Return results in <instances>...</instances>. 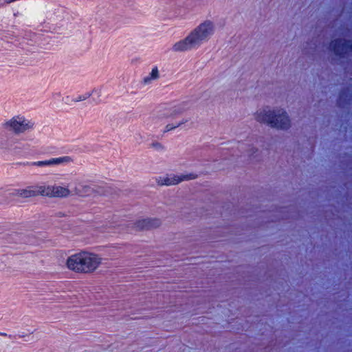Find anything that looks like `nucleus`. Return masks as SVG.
<instances>
[{
    "instance_id": "20e7f679",
    "label": "nucleus",
    "mask_w": 352,
    "mask_h": 352,
    "mask_svg": "<svg viewBox=\"0 0 352 352\" xmlns=\"http://www.w3.org/2000/svg\"><path fill=\"white\" fill-rule=\"evenodd\" d=\"M34 122L21 115H17L6 121L4 127L14 133H23L34 128Z\"/></svg>"
},
{
    "instance_id": "423d86ee",
    "label": "nucleus",
    "mask_w": 352,
    "mask_h": 352,
    "mask_svg": "<svg viewBox=\"0 0 352 352\" xmlns=\"http://www.w3.org/2000/svg\"><path fill=\"white\" fill-rule=\"evenodd\" d=\"M197 177V175L195 173L168 174L164 176L157 177L155 181L157 184L160 186H173L184 181L195 179Z\"/></svg>"
},
{
    "instance_id": "39448f33",
    "label": "nucleus",
    "mask_w": 352,
    "mask_h": 352,
    "mask_svg": "<svg viewBox=\"0 0 352 352\" xmlns=\"http://www.w3.org/2000/svg\"><path fill=\"white\" fill-rule=\"evenodd\" d=\"M43 196L53 198H65L72 195V190L67 185H42Z\"/></svg>"
},
{
    "instance_id": "4468645a",
    "label": "nucleus",
    "mask_w": 352,
    "mask_h": 352,
    "mask_svg": "<svg viewBox=\"0 0 352 352\" xmlns=\"http://www.w3.org/2000/svg\"><path fill=\"white\" fill-rule=\"evenodd\" d=\"M152 147L157 151H162L164 149V146L159 142L152 144Z\"/></svg>"
},
{
    "instance_id": "6e6552de",
    "label": "nucleus",
    "mask_w": 352,
    "mask_h": 352,
    "mask_svg": "<svg viewBox=\"0 0 352 352\" xmlns=\"http://www.w3.org/2000/svg\"><path fill=\"white\" fill-rule=\"evenodd\" d=\"M13 194L21 198H30L38 195L43 196L42 185L30 186L25 188L16 189Z\"/></svg>"
},
{
    "instance_id": "2eb2a0df",
    "label": "nucleus",
    "mask_w": 352,
    "mask_h": 352,
    "mask_svg": "<svg viewBox=\"0 0 352 352\" xmlns=\"http://www.w3.org/2000/svg\"><path fill=\"white\" fill-rule=\"evenodd\" d=\"M180 113V109L177 107H174L172 110L171 116H175Z\"/></svg>"
},
{
    "instance_id": "7ed1b4c3",
    "label": "nucleus",
    "mask_w": 352,
    "mask_h": 352,
    "mask_svg": "<svg viewBox=\"0 0 352 352\" xmlns=\"http://www.w3.org/2000/svg\"><path fill=\"white\" fill-rule=\"evenodd\" d=\"M103 258L98 254L80 251L69 256L66 261L67 267L77 273H94L102 264Z\"/></svg>"
},
{
    "instance_id": "9b49d317",
    "label": "nucleus",
    "mask_w": 352,
    "mask_h": 352,
    "mask_svg": "<svg viewBox=\"0 0 352 352\" xmlns=\"http://www.w3.org/2000/svg\"><path fill=\"white\" fill-rule=\"evenodd\" d=\"M72 195H76L81 197L89 195L92 193V188L88 185L82 183H75V186L72 189Z\"/></svg>"
},
{
    "instance_id": "0eeeda50",
    "label": "nucleus",
    "mask_w": 352,
    "mask_h": 352,
    "mask_svg": "<svg viewBox=\"0 0 352 352\" xmlns=\"http://www.w3.org/2000/svg\"><path fill=\"white\" fill-rule=\"evenodd\" d=\"M72 158L69 156H63L59 157L51 158L43 161H36L28 163L29 166L45 167V166H56L63 164H68L72 162Z\"/></svg>"
},
{
    "instance_id": "ddd939ff",
    "label": "nucleus",
    "mask_w": 352,
    "mask_h": 352,
    "mask_svg": "<svg viewBox=\"0 0 352 352\" xmlns=\"http://www.w3.org/2000/svg\"><path fill=\"white\" fill-rule=\"evenodd\" d=\"M187 122H188V120L183 118L178 121H175L173 122L169 123L166 125V126L164 128V132H168V131H173L177 128L181 127L184 124H185Z\"/></svg>"
},
{
    "instance_id": "f8f14e48",
    "label": "nucleus",
    "mask_w": 352,
    "mask_h": 352,
    "mask_svg": "<svg viewBox=\"0 0 352 352\" xmlns=\"http://www.w3.org/2000/svg\"><path fill=\"white\" fill-rule=\"evenodd\" d=\"M160 78V72L157 67L152 69L151 72L144 78L143 82L144 85H149L153 81L157 80Z\"/></svg>"
},
{
    "instance_id": "a211bd4d",
    "label": "nucleus",
    "mask_w": 352,
    "mask_h": 352,
    "mask_svg": "<svg viewBox=\"0 0 352 352\" xmlns=\"http://www.w3.org/2000/svg\"><path fill=\"white\" fill-rule=\"evenodd\" d=\"M0 335H1V336H6V333H0Z\"/></svg>"
},
{
    "instance_id": "f3484780",
    "label": "nucleus",
    "mask_w": 352,
    "mask_h": 352,
    "mask_svg": "<svg viewBox=\"0 0 352 352\" xmlns=\"http://www.w3.org/2000/svg\"><path fill=\"white\" fill-rule=\"evenodd\" d=\"M251 151H252V152H256V151H257V149H256V148H254V147H252V148H251Z\"/></svg>"
},
{
    "instance_id": "1a4fd4ad",
    "label": "nucleus",
    "mask_w": 352,
    "mask_h": 352,
    "mask_svg": "<svg viewBox=\"0 0 352 352\" xmlns=\"http://www.w3.org/2000/svg\"><path fill=\"white\" fill-rule=\"evenodd\" d=\"M162 225V221L159 218H146L138 220L135 226L140 230H148L158 228Z\"/></svg>"
},
{
    "instance_id": "f03ea898",
    "label": "nucleus",
    "mask_w": 352,
    "mask_h": 352,
    "mask_svg": "<svg viewBox=\"0 0 352 352\" xmlns=\"http://www.w3.org/2000/svg\"><path fill=\"white\" fill-rule=\"evenodd\" d=\"M214 32L212 23H200L184 38L175 43L172 46L174 52H186L197 49L202 43L208 41Z\"/></svg>"
},
{
    "instance_id": "f257e3e1",
    "label": "nucleus",
    "mask_w": 352,
    "mask_h": 352,
    "mask_svg": "<svg viewBox=\"0 0 352 352\" xmlns=\"http://www.w3.org/2000/svg\"><path fill=\"white\" fill-rule=\"evenodd\" d=\"M254 118L257 122L277 131H288L292 125L289 113L283 108L265 107L258 109L254 113Z\"/></svg>"
},
{
    "instance_id": "9d476101",
    "label": "nucleus",
    "mask_w": 352,
    "mask_h": 352,
    "mask_svg": "<svg viewBox=\"0 0 352 352\" xmlns=\"http://www.w3.org/2000/svg\"><path fill=\"white\" fill-rule=\"evenodd\" d=\"M331 48L336 54L342 55L352 50V42L345 40H335L331 43Z\"/></svg>"
},
{
    "instance_id": "dca6fc26",
    "label": "nucleus",
    "mask_w": 352,
    "mask_h": 352,
    "mask_svg": "<svg viewBox=\"0 0 352 352\" xmlns=\"http://www.w3.org/2000/svg\"><path fill=\"white\" fill-rule=\"evenodd\" d=\"M89 97V94H86V96H84L82 98H80V100H83L87 99Z\"/></svg>"
}]
</instances>
